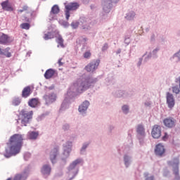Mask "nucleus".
<instances>
[{
    "label": "nucleus",
    "instance_id": "1",
    "mask_svg": "<svg viewBox=\"0 0 180 180\" xmlns=\"http://www.w3.org/2000/svg\"><path fill=\"white\" fill-rule=\"evenodd\" d=\"M23 143V136L21 134H15L11 136L8 142L10 146V150H6L5 157L9 158L12 155H16L20 153V148H22V144Z\"/></svg>",
    "mask_w": 180,
    "mask_h": 180
},
{
    "label": "nucleus",
    "instance_id": "2",
    "mask_svg": "<svg viewBox=\"0 0 180 180\" xmlns=\"http://www.w3.org/2000/svg\"><path fill=\"white\" fill-rule=\"evenodd\" d=\"M32 119H33V111L21 110L18 120L21 121L22 126H27Z\"/></svg>",
    "mask_w": 180,
    "mask_h": 180
},
{
    "label": "nucleus",
    "instance_id": "3",
    "mask_svg": "<svg viewBox=\"0 0 180 180\" xmlns=\"http://www.w3.org/2000/svg\"><path fill=\"white\" fill-rule=\"evenodd\" d=\"M100 63L101 60L99 59L91 61L85 67L86 71H87V72H94V71H95V70H96L98 67H99Z\"/></svg>",
    "mask_w": 180,
    "mask_h": 180
},
{
    "label": "nucleus",
    "instance_id": "4",
    "mask_svg": "<svg viewBox=\"0 0 180 180\" xmlns=\"http://www.w3.org/2000/svg\"><path fill=\"white\" fill-rule=\"evenodd\" d=\"M91 84H94V82L85 80L84 82H79L78 85V91H86L89 89V86H91Z\"/></svg>",
    "mask_w": 180,
    "mask_h": 180
},
{
    "label": "nucleus",
    "instance_id": "5",
    "mask_svg": "<svg viewBox=\"0 0 180 180\" xmlns=\"http://www.w3.org/2000/svg\"><path fill=\"white\" fill-rule=\"evenodd\" d=\"M44 99L46 105H50V103H53V102H56L57 100V96L54 93H51L49 94H46L44 96Z\"/></svg>",
    "mask_w": 180,
    "mask_h": 180
},
{
    "label": "nucleus",
    "instance_id": "6",
    "mask_svg": "<svg viewBox=\"0 0 180 180\" xmlns=\"http://www.w3.org/2000/svg\"><path fill=\"white\" fill-rule=\"evenodd\" d=\"M151 135L153 139H160L161 137V127L157 124L154 125L152 129Z\"/></svg>",
    "mask_w": 180,
    "mask_h": 180
},
{
    "label": "nucleus",
    "instance_id": "7",
    "mask_svg": "<svg viewBox=\"0 0 180 180\" xmlns=\"http://www.w3.org/2000/svg\"><path fill=\"white\" fill-rule=\"evenodd\" d=\"M13 41V38L5 34L0 35V44H10Z\"/></svg>",
    "mask_w": 180,
    "mask_h": 180
},
{
    "label": "nucleus",
    "instance_id": "8",
    "mask_svg": "<svg viewBox=\"0 0 180 180\" xmlns=\"http://www.w3.org/2000/svg\"><path fill=\"white\" fill-rule=\"evenodd\" d=\"M166 98L168 108H169V109H172V108L175 106V99L174 98V95L171 94L169 92H167Z\"/></svg>",
    "mask_w": 180,
    "mask_h": 180
},
{
    "label": "nucleus",
    "instance_id": "9",
    "mask_svg": "<svg viewBox=\"0 0 180 180\" xmlns=\"http://www.w3.org/2000/svg\"><path fill=\"white\" fill-rule=\"evenodd\" d=\"M1 7L4 11H6L7 12H12V11H13V7H12V5L9 3V0L3 1L1 3Z\"/></svg>",
    "mask_w": 180,
    "mask_h": 180
},
{
    "label": "nucleus",
    "instance_id": "10",
    "mask_svg": "<svg viewBox=\"0 0 180 180\" xmlns=\"http://www.w3.org/2000/svg\"><path fill=\"white\" fill-rule=\"evenodd\" d=\"M155 153L156 155H159V157L162 156L164 153H165V148H164V146L161 144L157 145L155 149Z\"/></svg>",
    "mask_w": 180,
    "mask_h": 180
},
{
    "label": "nucleus",
    "instance_id": "11",
    "mask_svg": "<svg viewBox=\"0 0 180 180\" xmlns=\"http://www.w3.org/2000/svg\"><path fill=\"white\" fill-rule=\"evenodd\" d=\"M163 123L166 127H174L175 126V120L173 118H166L163 120Z\"/></svg>",
    "mask_w": 180,
    "mask_h": 180
},
{
    "label": "nucleus",
    "instance_id": "12",
    "mask_svg": "<svg viewBox=\"0 0 180 180\" xmlns=\"http://www.w3.org/2000/svg\"><path fill=\"white\" fill-rule=\"evenodd\" d=\"M88 106H89V101H85L83 102L78 108V110L80 113H84L86 112V110L88 109Z\"/></svg>",
    "mask_w": 180,
    "mask_h": 180
},
{
    "label": "nucleus",
    "instance_id": "13",
    "mask_svg": "<svg viewBox=\"0 0 180 180\" xmlns=\"http://www.w3.org/2000/svg\"><path fill=\"white\" fill-rule=\"evenodd\" d=\"M55 74H56L55 70L49 69L44 73V78H46V79H50V78H53V77H54Z\"/></svg>",
    "mask_w": 180,
    "mask_h": 180
},
{
    "label": "nucleus",
    "instance_id": "14",
    "mask_svg": "<svg viewBox=\"0 0 180 180\" xmlns=\"http://www.w3.org/2000/svg\"><path fill=\"white\" fill-rule=\"evenodd\" d=\"M78 8H79L78 3H70L65 6V9H68V11H77Z\"/></svg>",
    "mask_w": 180,
    "mask_h": 180
},
{
    "label": "nucleus",
    "instance_id": "15",
    "mask_svg": "<svg viewBox=\"0 0 180 180\" xmlns=\"http://www.w3.org/2000/svg\"><path fill=\"white\" fill-rule=\"evenodd\" d=\"M32 94V89L29 86L25 87L22 91V98H28V96H30Z\"/></svg>",
    "mask_w": 180,
    "mask_h": 180
},
{
    "label": "nucleus",
    "instance_id": "16",
    "mask_svg": "<svg viewBox=\"0 0 180 180\" xmlns=\"http://www.w3.org/2000/svg\"><path fill=\"white\" fill-rule=\"evenodd\" d=\"M58 154V148H54L50 153V160L51 162L54 163V160L57 158Z\"/></svg>",
    "mask_w": 180,
    "mask_h": 180
},
{
    "label": "nucleus",
    "instance_id": "17",
    "mask_svg": "<svg viewBox=\"0 0 180 180\" xmlns=\"http://www.w3.org/2000/svg\"><path fill=\"white\" fill-rule=\"evenodd\" d=\"M10 49L6 48L5 49H2L0 48V56H6V57H12V54L9 52Z\"/></svg>",
    "mask_w": 180,
    "mask_h": 180
},
{
    "label": "nucleus",
    "instance_id": "18",
    "mask_svg": "<svg viewBox=\"0 0 180 180\" xmlns=\"http://www.w3.org/2000/svg\"><path fill=\"white\" fill-rule=\"evenodd\" d=\"M28 105L30 108H36L39 105V100L37 98H32L28 101Z\"/></svg>",
    "mask_w": 180,
    "mask_h": 180
},
{
    "label": "nucleus",
    "instance_id": "19",
    "mask_svg": "<svg viewBox=\"0 0 180 180\" xmlns=\"http://www.w3.org/2000/svg\"><path fill=\"white\" fill-rule=\"evenodd\" d=\"M41 172L44 174V175H50V172H51V168L49 165H44L42 167Z\"/></svg>",
    "mask_w": 180,
    "mask_h": 180
},
{
    "label": "nucleus",
    "instance_id": "20",
    "mask_svg": "<svg viewBox=\"0 0 180 180\" xmlns=\"http://www.w3.org/2000/svg\"><path fill=\"white\" fill-rule=\"evenodd\" d=\"M39 136V133L36 131H30L28 132V139L30 140H36Z\"/></svg>",
    "mask_w": 180,
    "mask_h": 180
},
{
    "label": "nucleus",
    "instance_id": "21",
    "mask_svg": "<svg viewBox=\"0 0 180 180\" xmlns=\"http://www.w3.org/2000/svg\"><path fill=\"white\" fill-rule=\"evenodd\" d=\"M136 131L140 134L141 136H144L146 134V132L144 131V127L141 124H139L136 128Z\"/></svg>",
    "mask_w": 180,
    "mask_h": 180
},
{
    "label": "nucleus",
    "instance_id": "22",
    "mask_svg": "<svg viewBox=\"0 0 180 180\" xmlns=\"http://www.w3.org/2000/svg\"><path fill=\"white\" fill-rule=\"evenodd\" d=\"M56 42L58 43L60 47L64 49V39H63V37H61V35H58L56 39Z\"/></svg>",
    "mask_w": 180,
    "mask_h": 180
},
{
    "label": "nucleus",
    "instance_id": "23",
    "mask_svg": "<svg viewBox=\"0 0 180 180\" xmlns=\"http://www.w3.org/2000/svg\"><path fill=\"white\" fill-rule=\"evenodd\" d=\"M51 13H53V15H57V13H60V8L58 7V6L54 5V6L51 8Z\"/></svg>",
    "mask_w": 180,
    "mask_h": 180
},
{
    "label": "nucleus",
    "instance_id": "24",
    "mask_svg": "<svg viewBox=\"0 0 180 180\" xmlns=\"http://www.w3.org/2000/svg\"><path fill=\"white\" fill-rule=\"evenodd\" d=\"M81 162V160L79 159H77L76 160H75L69 167L70 169H74V168L75 167H77V165H78V164H80Z\"/></svg>",
    "mask_w": 180,
    "mask_h": 180
},
{
    "label": "nucleus",
    "instance_id": "25",
    "mask_svg": "<svg viewBox=\"0 0 180 180\" xmlns=\"http://www.w3.org/2000/svg\"><path fill=\"white\" fill-rule=\"evenodd\" d=\"M134 16H136V13L131 11L129 13L125 18L127 20H133V19H134Z\"/></svg>",
    "mask_w": 180,
    "mask_h": 180
},
{
    "label": "nucleus",
    "instance_id": "26",
    "mask_svg": "<svg viewBox=\"0 0 180 180\" xmlns=\"http://www.w3.org/2000/svg\"><path fill=\"white\" fill-rule=\"evenodd\" d=\"M44 40H49L50 39H54V35L51 32H48L44 34Z\"/></svg>",
    "mask_w": 180,
    "mask_h": 180
},
{
    "label": "nucleus",
    "instance_id": "27",
    "mask_svg": "<svg viewBox=\"0 0 180 180\" xmlns=\"http://www.w3.org/2000/svg\"><path fill=\"white\" fill-rule=\"evenodd\" d=\"M29 11V6L27 5H25L22 6V9L18 10V13H22V12H27Z\"/></svg>",
    "mask_w": 180,
    "mask_h": 180
},
{
    "label": "nucleus",
    "instance_id": "28",
    "mask_svg": "<svg viewBox=\"0 0 180 180\" xmlns=\"http://www.w3.org/2000/svg\"><path fill=\"white\" fill-rule=\"evenodd\" d=\"M21 29H25V30H29L30 29V24L25 22L20 25Z\"/></svg>",
    "mask_w": 180,
    "mask_h": 180
},
{
    "label": "nucleus",
    "instance_id": "29",
    "mask_svg": "<svg viewBox=\"0 0 180 180\" xmlns=\"http://www.w3.org/2000/svg\"><path fill=\"white\" fill-rule=\"evenodd\" d=\"M20 102H22V100L19 98H15L13 101V105H14V106H18L19 105H20Z\"/></svg>",
    "mask_w": 180,
    "mask_h": 180
},
{
    "label": "nucleus",
    "instance_id": "30",
    "mask_svg": "<svg viewBox=\"0 0 180 180\" xmlns=\"http://www.w3.org/2000/svg\"><path fill=\"white\" fill-rule=\"evenodd\" d=\"M180 87H179L178 86H174L172 87V92L173 94H176V95H178V94H179L180 92Z\"/></svg>",
    "mask_w": 180,
    "mask_h": 180
},
{
    "label": "nucleus",
    "instance_id": "31",
    "mask_svg": "<svg viewBox=\"0 0 180 180\" xmlns=\"http://www.w3.org/2000/svg\"><path fill=\"white\" fill-rule=\"evenodd\" d=\"M71 26H72V29H77L78 27L79 26V22H78V21L72 22L71 23Z\"/></svg>",
    "mask_w": 180,
    "mask_h": 180
},
{
    "label": "nucleus",
    "instance_id": "32",
    "mask_svg": "<svg viewBox=\"0 0 180 180\" xmlns=\"http://www.w3.org/2000/svg\"><path fill=\"white\" fill-rule=\"evenodd\" d=\"M91 51H86V52L83 54V57H84V58H87V59L91 58Z\"/></svg>",
    "mask_w": 180,
    "mask_h": 180
},
{
    "label": "nucleus",
    "instance_id": "33",
    "mask_svg": "<svg viewBox=\"0 0 180 180\" xmlns=\"http://www.w3.org/2000/svg\"><path fill=\"white\" fill-rule=\"evenodd\" d=\"M122 111L124 112V113H128V112H129V106L123 105L122 106Z\"/></svg>",
    "mask_w": 180,
    "mask_h": 180
},
{
    "label": "nucleus",
    "instance_id": "34",
    "mask_svg": "<svg viewBox=\"0 0 180 180\" xmlns=\"http://www.w3.org/2000/svg\"><path fill=\"white\" fill-rule=\"evenodd\" d=\"M144 175H145V177L146 178V180H154V176H153L148 177V173H145Z\"/></svg>",
    "mask_w": 180,
    "mask_h": 180
},
{
    "label": "nucleus",
    "instance_id": "35",
    "mask_svg": "<svg viewBox=\"0 0 180 180\" xmlns=\"http://www.w3.org/2000/svg\"><path fill=\"white\" fill-rule=\"evenodd\" d=\"M70 11L68 9H66L65 11V16H66V19L67 20H68V19H70Z\"/></svg>",
    "mask_w": 180,
    "mask_h": 180
},
{
    "label": "nucleus",
    "instance_id": "36",
    "mask_svg": "<svg viewBox=\"0 0 180 180\" xmlns=\"http://www.w3.org/2000/svg\"><path fill=\"white\" fill-rule=\"evenodd\" d=\"M108 48L109 46L108 45V44H105L102 48V51H106V50H108Z\"/></svg>",
    "mask_w": 180,
    "mask_h": 180
},
{
    "label": "nucleus",
    "instance_id": "37",
    "mask_svg": "<svg viewBox=\"0 0 180 180\" xmlns=\"http://www.w3.org/2000/svg\"><path fill=\"white\" fill-rule=\"evenodd\" d=\"M63 61V58H60L58 61V64L59 65V67H61L63 65H64V63L62 62Z\"/></svg>",
    "mask_w": 180,
    "mask_h": 180
},
{
    "label": "nucleus",
    "instance_id": "38",
    "mask_svg": "<svg viewBox=\"0 0 180 180\" xmlns=\"http://www.w3.org/2000/svg\"><path fill=\"white\" fill-rule=\"evenodd\" d=\"M22 179V176L20 174L16 175L13 180H20Z\"/></svg>",
    "mask_w": 180,
    "mask_h": 180
},
{
    "label": "nucleus",
    "instance_id": "39",
    "mask_svg": "<svg viewBox=\"0 0 180 180\" xmlns=\"http://www.w3.org/2000/svg\"><path fill=\"white\" fill-rule=\"evenodd\" d=\"M167 139H168V134L165 133V135L162 137V140H164V141H165Z\"/></svg>",
    "mask_w": 180,
    "mask_h": 180
},
{
    "label": "nucleus",
    "instance_id": "40",
    "mask_svg": "<svg viewBox=\"0 0 180 180\" xmlns=\"http://www.w3.org/2000/svg\"><path fill=\"white\" fill-rule=\"evenodd\" d=\"M125 165H127V163L129 162V158L127 156H124V158Z\"/></svg>",
    "mask_w": 180,
    "mask_h": 180
},
{
    "label": "nucleus",
    "instance_id": "41",
    "mask_svg": "<svg viewBox=\"0 0 180 180\" xmlns=\"http://www.w3.org/2000/svg\"><path fill=\"white\" fill-rule=\"evenodd\" d=\"M179 82V88H180V77H179L178 79H176V82Z\"/></svg>",
    "mask_w": 180,
    "mask_h": 180
},
{
    "label": "nucleus",
    "instance_id": "42",
    "mask_svg": "<svg viewBox=\"0 0 180 180\" xmlns=\"http://www.w3.org/2000/svg\"><path fill=\"white\" fill-rule=\"evenodd\" d=\"M122 52V51L120 49H119L117 51V54H120V53Z\"/></svg>",
    "mask_w": 180,
    "mask_h": 180
},
{
    "label": "nucleus",
    "instance_id": "43",
    "mask_svg": "<svg viewBox=\"0 0 180 180\" xmlns=\"http://www.w3.org/2000/svg\"><path fill=\"white\" fill-rule=\"evenodd\" d=\"M85 148H86V146H84L82 147V150H85Z\"/></svg>",
    "mask_w": 180,
    "mask_h": 180
},
{
    "label": "nucleus",
    "instance_id": "44",
    "mask_svg": "<svg viewBox=\"0 0 180 180\" xmlns=\"http://www.w3.org/2000/svg\"><path fill=\"white\" fill-rule=\"evenodd\" d=\"M158 50H160L159 49H156L154 50V51H158Z\"/></svg>",
    "mask_w": 180,
    "mask_h": 180
},
{
    "label": "nucleus",
    "instance_id": "45",
    "mask_svg": "<svg viewBox=\"0 0 180 180\" xmlns=\"http://www.w3.org/2000/svg\"><path fill=\"white\" fill-rule=\"evenodd\" d=\"M7 180H12V179H11V178H8Z\"/></svg>",
    "mask_w": 180,
    "mask_h": 180
},
{
    "label": "nucleus",
    "instance_id": "46",
    "mask_svg": "<svg viewBox=\"0 0 180 180\" xmlns=\"http://www.w3.org/2000/svg\"><path fill=\"white\" fill-rule=\"evenodd\" d=\"M58 47H60V45H58Z\"/></svg>",
    "mask_w": 180,
    "mask_h": 180
}]
</instances>
